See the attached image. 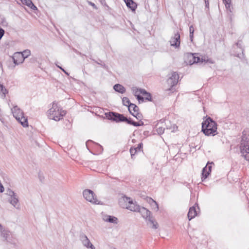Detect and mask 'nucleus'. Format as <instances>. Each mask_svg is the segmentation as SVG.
I'll list each match as a JSON object with an SVG mask.
<instances>
[{
  "instance_id": "412c9836",
  "label": "nucleus",
  "mask_w": 249,
  "mask_h": 249,
  "mask_svg": "<svg viewBox=\"0 0 249 249\" xmlns=\"http://www.w3.org/2000/svg\"><path fill=\"white\" fill-rule=\"evenodd\" d=\"M113 89L116 91L120 93H124L125 92V88L119 84H116L113 86Z\"/></svg>"
},
{
  "instance_id": "ddd939ff",
  "label": "nucleus",
  "mask_w": 249,
  "mask_h": 249,
  "mask_svg": "<svg viewBox=\"0 0 249 249\" xmlns=\"http://www.w3.org/2000/svg\"><path fill=\"white\" fill-rule=\"evenodd\" d=\"M8 201L16 209L18 210L20 209V208L19 204V199L17 194L12 196H9Z\"/></svg>"
},
{
  "instance_id": "603ef678",
  "label": "nucleus",
  "mask_w": 249,
  "mask_h": 249,
  "mask_svg": "<svg viewBox=\"0 0 249 249\" xmlns=\"http://www.w3.org/2000/svg\"><path fill=\"white\" fill-rule=\"evenodd\" d=\"M3 85L0 83V94L1 93V89H2Z\"/></svg>"
},
{
  "instance_id": "c03bdc74",
  "label": "nucleus",
  "mask_w": 249,
  "mask_h": 249,
  "mask_svg": "<svg viewBox=\"0 0 249 249\" xmlns=\"http://www.w3.org/2000/svg\"><path fill=\"white\" fill-rule=\"evenodd\" d=\"M28 7H29L31 9L33 10L37 9V7L34 4V3L32 2L31 4H30V6H29Z\"/></svg>"
},
{
  "instance_id": "f257e3e1",
  "label": "nucleus",
  "mask_w": 249,
  "mask_h": 249,
  "mask_svg": "<svg viewBox=\"0 0 249 249\" xmlns=\"http://www.w3.org/2000/svg\"><path fill=\"white\" fill-rule=\"evenodd\" d=\"M206 119L202 123V131L206 136H215L217 129V123L210 117L206 116Z\"/></svg>"
},
{
  "instance_id": "1a4fd4ad",
  "label": "nucleus",
  "mask_w": 249,
  "mask_h": 249,
  "mask_svg": "<svg viewBox=\"0 0 249 249\" xmlns=\"http://www.w3.org/2000/svg\"><path fill=\"white\" fill-rule=\"evenodd\" d=\"M0 236L4 240H5L8 242H12V236L11 232L7 229L4 228L0 224Z\"/></svg>"
},
{
  "instance_id": "3c124183",
  "label": "nucleus",
  "mask_w": 249,
  "mask_h": 249,
  "mask_svg": "<svg viewBox=\"0 0 249 249\" xmlns=\"http://www.w3.org/2000/svg\"><path fill=\"white\" fill-rule=\"evenodd\" d=\"M139 124V126H141L143 125V122H142L141 120L140 121V122H137Z\"/></svg>"
},
{
  "instance_id": "473e14b6",
  "label": "nucleus",
  "mask_w": 249,
  "mask_h": 249,
  "mask_svg": "<svg viewBox=\"0 0 249 249\" xmlns=\"http://www.w3.org/2000/svg\"><path fill=\"white\" fill-rule=\"evenodd\" d=\"M165 128L162 126H159L156 128V131L159 135H161L164 133Z\"/></svg>"
},
{
  "instance_id": "f3484780",
  "label": "nucleus",
  "mask_w": 249,
  "mask_h": 249,
  "mask_svg": "<svg viewBox=\"0 0 249 249\" xmlns=\"http://www.w3.org/2000/svg\"><path fill=\"white\" fill-rule=\"evenodd\" d=\"M196 205L197 206V208L199 209L198 205L197 204H195V205L190 208L188 213V217L189 220H191L193 218H194L197 215V211L196 210Z\"/></svg>"
},
{
  "instance_id": "a211bd4d",
  "label": "nucleus",
  "mask_w": 249,
  "mask_h": 249,
  "mask_svg": "<svg viewBox=\"0 0 249 249\" xmlns=\"http://www.w3.org/2000/svg\"><path fill=\"white\" fill-rule=\"evenodd\" d=\"M142 143H140L136 147H131L130 153L132 159H133V157L137 152L142 151Z\"/></svg>"
},
{
  "instance_id": "2f4dec72",
  "label": "nucleus",
  "mask_w": 249,
  "mask_h": 249,
  "mask_svg": "<svg viewBox=\"0 0 249 249\" xmlns=\"http://www.w3.org/2000/svg\"><path fill=\"white\" fill-rule=\"evenodd\" d=\"M131 115L135 117L138 120L141 121L142 119V114L139 112H137L136 113H131Z\"/></svg>"
},
{
  "instance_id": "7c9ffc66",
  "label": "nucleus",
  "mask_w": 249,
  "mask_h": 249,
  "mask_svg": "<svg viewBox=\"0 0 249 249\" xmlns=\"http://www.w3.org/2000/svg\"><path fill=\"white\" fill-rule=\"evenodd\" d=\"M239 49H240V51L244 55V49L242 46L241 41H238L235 44Z\"/></svg>"
},
{
  "instance_id": "423d86ee",
  "label": "nucleus",
  "mask_w": 249,
  "mask_h": 249,
  "mask_svg": "<svg viewBox=\"0 0 249 249\" xmlns=\"http://www.w3.org/2000/svg\"><path fill=\"white\" fill-rule=\"evenodd\" d=\"M122 201L126 203L125 206L126 209L129 210L131 211L138 212L140 208V206L137 204L136 202H133L130 197L124 196L120 199V203Z\"/></svg>"
},
{
  "instance_id": "6e6552de",
  "label": "nucleus",
  "mask_w": 249,
  "mask_h": 249,
  "mask_svg": "<svg viewBox=\"0 0 249 249\" xmlns=\"http://www.w3.org/2000/svg\"><path fill=\"white\" fill-rule=\"evenodd\" d=\"M105 115L107 119L117 123L123 122V119H124V114L115 112H107L105 113Z\"/></svg>"
},
{
  "instance_id": "9b49d317",
  "label": "nucleus",
  "mask_w": 249,
  "mask_h": 249,
  "mask_svg": "<svg viewBox=\"0 0 249 249\" xmlns=\"http://www.w3.org/2000/svg\"><path fill=\"white\" fill-rule=\"evenodd\" d=\"M80 240L85 247L87 248H90L91 249H95V247L91 243L85 234L83 233L81 234L80 235Z\"/></svg>"
},
{
  "instance_id": "de8ad7c7",
  "label": "nucleus",
  "mask_w": 249,
  "mask_h": 249,
  "mask_svg": "<svg viewBox=\"0 0 249 249\" xmlns=\"http://www.w3.org/2000/svg\"><path fill=\"white\" fill-rule=\"evenodd\" d=\"M38 177H39L40 181L43 182L44 178V177L42 175V174L40 173H39Z\"/></svg>"
},
{
  "instance_id": "20e7f679",
  "label": "nucleus",
  "mask_w": 249,
  "mask_h": 249,
  "mask_svg": "<svg viewBox=\"0 0 249 249\" xmlns=\"http://www.w3.org/2000/svg\"><path fill=\"white\" fill-rule=\"evenodd\" d=\"M138 212H139L142 217L147 222V224H150L152 225L151 228L152 229H157L158 227V224L151 216V212L144 207H140Z\"/></svg>"
},
{
  "instance_id": "6e6d98bb",
  "label": "nucleus",
  "mask_w": 249,
  "mask_h": 249,
  "mask_svg": "<svg viewBox=\"0 0 249 249\" xmlns=\"http://www.w3.org/2000/svg\"><path fill=\"white\" fill-rule=\"evenodd\" d=\"M205 6H206V7L209 6V1L207 2V4H205Z\"/></svg>"
},
{
  "instance_id": "72a5a7b5",
  "label": "nucleus",
  "mask_w": 249,
  "mask_h": 249,
  "mask_svg": "<svg viewBox=\"0 0 249 249\" xmlns=\"http://www.w3.org/2000/svg\"><path fill=\"white\" fill-rule=\"evenodd\" d=\"M16 194H17L16 193H15L10 189H8L7 190H6V195L8 196H14Z\"/></svg>"
},
{
  "instance_id": "a19ab883",
  "label": "nucleus",
  "mask_w": 249,
  "mask_h": 249,
  "mask_svg": "<svg viewBox=\"0 0 249 249\" xmlns=\"http://www.w3.org/2000/svg\"><path fill=\"white\" fill-rule=\"evenodd\" d=\"M100 63H99V62H96V63L99 64V65H100L103 68H105V69H107V66L105 64V63L104 62H103L102 61L100 60Z\"/></svg>"
},
{
  "instance_id": "37998d69",
  "label": "nucleus",
  "mask_w": 249,
  "mask_h": 249,
  "mask_svg": "<svg viewBox=\"0 0 249 249\" xmlns=\"http://www.w3.org/2000/svg\"><path fill=\"white\" fill-rule=\"evenodd\" d=\"M4 34V30L0 27V40Z\"/></svg>"
},
{
  "instance_id": "393cba45",
  "label": "nucleus",
  "mask_w": 249,
  "mask_h": 249,
  "mask_svg": "<svg viewBox=\"0 0 249 249\" xmlns=\"http://www.w3.org/2000/svg\"><path fill=\"white\" fill-rule=\"evenodd\" d=\"M123 122H126L128 124L133 125L134 126H139V124L134 121H133L130 118H127L124 116V119H123Z\"/></svg>"
},
{
  "instance_id": "dca6fc26",
  "label": "nucleus",
  "mask_w": 249,
  "mask_h": 249,
  "mask_svg": "<svg viewBox=\"0 0 249 249\" xmlns=\"http://www.w3.org/2000/svg\"><path fill=\"white\" fill-rule=\"evenodd\" d=\"M197 53H190L188 54V58L189 60V63L190 65L194 63H201V58L197 56Z\"/></svg>"
},
{
  "instance_id": "4be33fe9",
  "label": "nucleus",
  "mask_w": 249,
  "mask_h": 249,
  "mask_svg": "<svg viewBox=\"0 0 249 249\" xmlns=\"http://www.w3.org/2000/svg\"><path fill=\"white\" fill-rule=\"evenodd\" d=\"M128 110L129 113L131 114V113H136L139 112V108L134 104H131L130 108H128Z\"/></svg>"
},
{
  "instance_id": "aec40b11",
  "label": "nucleus",
  "mask_w": 249,
  "mask_h": 249,
  "mask_svg": "<svg viewBox=\"0 0 249 249\" xmlns=\"http://www.w3.org/2000/svg\"><path fill=\"white\" fill-rule=\"evenodd\" d=\"M126 6L132 11H135L137 7V4L133 0H124Z\"/></svg>"
},
{
  "instance_id": "f704fd0d",
  "label": "nucleus",
  "mask_w": 249,
  "mask_h": 249,
  "mask_svg": "<svg viewBox=\"0 0 249 249\" xmlns=\"http://www.w3.org/2000/svg\"><path fill=\"white\" fill-rule=\"evenodd\" d=\"M132 91L134 94V95L137 97V96L140 95V89L137 88H133L132 89Z\"/></svg>"
},
{
  "instance_id": "4d7b16f0",
  "label": "nucleus",
  "mask_w": 249,
  "mask_h": 249,
  "mask_svg": "<svg viewBox=\"0 0 249 249\" xmlns=\"http://www.w3.org/2000/svg\"><path fill=\"white\" fill-rule=\"evenodd\" d=\"M234 55H235L236 56H237V57H239V54H238V53H237V54H235Z\"/></svg>"
},
{
  "instance_id": "09e8293b",
  "label": "nucleus",
  "mask_w": 249,
  "mask_h": 249,
  "mask_svg": "<svg viewBox=\"0 0 249 249\" xmlns=\"http://www.w3.org/2000/svg\"><path fill=\"white\" fill-rule=\"evenodd\" d=\"M189 37H190V40H191V42H192L193 40V37H194V34H190Z\"/></svg>"
},
{
  "instance_id": "cd10ccee",
  "label": "nucleus",
  "mask_w": 249,
  "mask_h": 249,
  "mask_svg": "<svg viewBox=\"0 0 249 249\" xmlns=\"http://www.w3.org/2000/svg\"><path fill=\"white\" fill-rule=\"evenodd\" d=\"M208 63L210 64H213L214 61L211 58H209L207 56H204L201 58V63Z\"/></svg>"
},
{
  "instance_id": "6ab92c4d",
  "label": "nucleus",
  "mask_w": 249,
  "mask_h": 249,
  "mask_svg": "<svg viewBox=\"0 0 249 249\" xmlns=\"http://www.w3.org/2000/svg\"><path fill=\"white\" fill-rule=\"evenodd\" d=\"M103 220L106 222L115 224L118 223V219L116 217L109 215H105L103 218Z\"/></svg>"
},
{
  "instance_id": "b1692460",
  "label": "nucleus",
  "mask_w": 249,
  "mask_h": 249,
  "mask_svg": "<svg viewBox=\"0 0 249 249\" xmlns=\"http://www.w3.org/2000/svg\"><path fill=\"white\" fill-rule=\"evenodd\" d=\"M165 124L166 125V129L171 130L172 132H174L178 128L175 124H171L169 121H167L165 122Z\"/></svg>"
},
{
  "instance_id": "79ce46f5",
  "label": "nucleus",
  "mask_w": 249,
  "mask_h": 249,
  "mask_svg": "<svg viewBox=\"0 0 249 249\" xmlns=\"http://www.w3.org/2000/svg\"><path fill=\"white\" fill-rule=\"evenodd\" d=\"M88 3L89 5H91V6H92L94 9H97V7L96 6V5L94 3L92 2L91 1H88Z\"/></svg>"
},
{
  "instance_id": "7ed1b4c3",
  "label": "nucleus",
  "mask_w": 249,
  "mask_h": 249,
  "mask_svg": "<svg viewBox=\"0 0 249 249\" xmlns=\"http://www.w3.org/2000/svg\"><path fill=\"white\" fill-rule=\"evenodd\" d=\"M240 148L242 156L247 160L249 161V135L243 134Z\"/></svg>"
},
{
  "instance_id": "bb28decb",
  "label": "nucleus",
  "mask_w": 249,
  "mask_h": 249,
  "mask_svg": "<svg viewBox=\"0 0 249 249\" xmlns=\"http://www.w3.org/2000/svg\"><path fill=\"white\" fill-rule=\"evenodd\" d=\"M122 103L124 106L127 107L128 108H130L131 103L129 99L126 97H124L122 99Z\"/></svg>"
},
{
  "instance_id": "864d4df0",
  "label": "nucleus",
  "mask_w": 249,
  "mask_h": 249,
  "mask_svg": "<svg viewBox=\"0 0 249 249\" xmlns=\"http://www.w3.org/2000/svg\"><path fill=\"white\" fill-rule=\"evenodd\" d=\"M89 142H93V141L90 140H88L86 142V145L87 146Z\"/></svg>"
},
{
  "instance_id": "4468645a",
  "label": "nucleus",
  "mask_w": 249,
  "mask_h": 249,
  "mask_svg": "<svg viewBox=\"0 0 249 249\" xmlns=\"http://www.w3.org/2000/svg\"><path fill=\"white\" fill-rule=\"evenodd\" d=\"M209 164L210 162H208L205 167H204L202 169L201 177L202 181H203L208 177L211 172L212 166L211 165H208Z\"/></svg>"
},
{
  "instance_id": "58836bf2",
  "label": "nucleus",
  "mask_w": 249,
  "mask_h": 249,
  "mask_svg": "<svg viewBox=\"0 0 249 249\" xmlns=\"http://www.w3.org/2000/svg\"><path fill=\"white\" fill-rule=\"evenodd\" d=\"M8 93L7 90L5 89V88L3 86L2 89H1V94L5 96V95Z\"/></svg>"
},
{
  "instance_id": "13d9d810",
  "label": "nucleus",
  "mask_w": 249,
  "mask_h": 249,
  "mask_svg": "<svg viewBox=\"0 0 249 249\" xmlns=\"http://www.w3.org/2000/svg\"><path fill=\"white\" fill-rule=\"evenodd\" d=\"M205 4H207V2L209 1V0H204Z\"/></svg>"
},
{
  "instance_id": "c756f323",
  "label": "nucleus",
  "mask_w": 249,
  "mask_h": 249,
  "mask_svg": "<svg viewBox=\"0 0 249 249\" xmlns=\"http://www.w3.org/2000/svg\"><path fill=\"white\" fill-rule=\"evenodd\" d=\"M22 55L23 60H24L25 58H27L28 56L30 55L31 52L29 50H26L24 51L23 52L21 53Z\"/></svg>"
},
{
  "instance_id": "bf43d9fd",
  "label": "nucleus",
  "mask_w": 249,
  "mask_h": 249,
  "mask_svg": "<svg viewBox=\"0 0 249 249\" xmlns=\"http://www.w3.org/2000/svg\"><path fill=\"white\" fill-rule=\"evenodd\" d=\"M99 146H100L101 148H102V145H99Z\"/></svg>"
},
{
  "instance_id": "f03ea898",
  "label": "nucleus",
  "mask_w": 249,
  "mask_h": 249,
  "mask_svg": "<svg viewBox=\"0 0 249 249\" xmlns=\"http://www.w3.org/2000/svg\"><path fill=\"white\" fill-rule=\"evenodd\" d=\"M66 114V111L62 110L61 107L58 106V103L56 102L53 103L52 107L47 111L48 118L55 121H59L61 120Z\"/></svg>"
},
{
  "instance_id": "49530a36",
  "label": "nucleus",
  "mask_w": 249,
  "mask_h": 249,
  "mask_svg": "<svg viewBox=\"0 0 249 249\" xmlns=\"http://www.w3.org/2000/svg\"><path fill=\"white\" fill-rule=\"evenodd\" d=\"M56 65L58 68L61 70L66 74H67V75H69V73L68 72H67L63 68H62L61 67L59 66H58L57 64H56Z\"/></svg>"
},
{
  "instance_id": "c9c22d12",
  "label": "nucleus",
  "mask_w": 249,
  "mask_h": 249,
  "mask_svg": "<svg viewBox=\"0 0 249 249\" xmlns=\"http://www.w3.org/2000/svg\"><path fill=\"white\" fill-rule=\"evenodd\" d=\"M144 96L145 100L148 101H152V97L151 94L149 92H148L147 94Z\"/></svg>"
},
{
  "instance_id": "c85d7f7f",
  "label": "nucleus",
  "mask_w": 249,
  "mask_h": 249,
  "mask_svg": "<svg viewBox=\"0 0 249 249\" xmlns=\"http://www.w3.org/2000/svg\"><path fill=\"white\" fill-rule=\"evenodd\" d=\"M223 2L225 4L226 8L229 10L230 12H232V11L230 8L231 0H223Z\"/></svg>"
},
{
  "instance_id": "5fc2aeb1",
  "label": "nucleus",
  "mask_w": 249,
  "mask_h": 249,
  "mask_svg": "<svg viewBox=\"0 0 249 249\" xmlns=\"http://www.w3.org/2000/svg\"><path fill=\"white\" fill-rule=\"evenodd\" d=\"M100 1L102 4L105 2V0H100Z\"/></svg>"
},
{
  "instance_id": "a18cd8bd",
  "label": "nucleus",
  "mask_w": 249,
  "mask_h": 249,
  "mask_svg": "<svg viewBox=\"0 0 249 249\" xmlns=\"http://www.w3.org/2000/svg\"><path fill=\"white\" fill-rule=\"evenodd\" d=\"M189 31H190V34H194V28L193 25H192L189 27Z\"/></svg>"
},
{
  "instance_id": "5701e85b",
  "label": "nucleus",
  "mask_w": 249,
  "mask_h": 249,
  "mask_svg": "<svg viewBox=\"0 0 249 249\" xmlns=\"http://www.w3.org/2000/svg\"><path fill=\"white\" fill-rule=\"evenodd\" d=\"M149 202L153 210H155L156 212L159 210V205L156 201L150 198L149 199Z\"/></svg>"
},
{
  "instance_id": "2eb2a0df",
  "label": "nucleus",
  "mask_w": 249,
  "mask_h": 249,
  "mask_svg": "<svg viewBox=\"0 0 249 249\" xmlns=\"http://www.w3.org/2000/svg\"><path fill=\"white\" fill-rule=\"evenodd\" d=\"M12 112L17 120H19L20 117L21 118L24 116L22 110L18 107V106H15L12 109Z\"/></svg>"
},
{
  "instance_id": "39448f33",
  "label": "nucleus",
  "mask_w": 249,
  "mask_h": 249,
  "mask_svg": "<svg viewBox=\"0 0 249 249\" xmlns=\"http://www.w3.org/2000/svg\"><path fill=\"white\" fill-rule=\"evenodd\" d=\"M178 74L176 72L172 71L171 73V76H169L166 81L169 88L166 89L165 90L172 92L175 91V89L174 87L178 83Z\"/></svg>"
},
{
  "instance_id": "9d476101",
  "label": "nucleus",
  "mask_w": 249,
  "mask_h": 249,
  "mask_svg": "<svg viewBox=\"0 0 249 249\" xmlns=\"http://www.w3.org/2000/svg\"><path fill=\"white\" fill-rule=\"evenodd\" d=\"M11 59L15 64L11 67L12 69L14 68L16 65H18L24 62L21 52L15 53L13 55L11 56Z\"/></svg>"
},
{
  "instance_id": "a878e982",
  "label": "nucleus",
  "mask_w": 249,
  "mask_h": 249,
  "mask_svg": "<svg viewBox=\"0 0 249 249\" xmlns=\"http://www.w3.org/2000/svg\"><path fill=\"white\" fill-rule=\"evenodd\" d=\"M18 121L23 127H27L28 126L27 118L24 116L21 118L20 117L19 120H18Z\"/></svg>"
},
{
  "instance_id": "f8f14e48",
  "label": "nucleus",
  "mask_w": 249,
  "mask_h": 249,
  "mask_svg": "<svg viewBox=\"0 0 249 249\" xmlns=\"http://www.w3.org/2000/svg\"><path fill=\"white\" fill-rule=\"evenodd\" d=\"M170 42L171 45L175 48H178L180 43V36L178 32L175 33L174 36L171 37Z\"/></svg>"
},
{
  "instance_id": "e433bc0d",
  "label": "nucleus",
  "mask_w": 249,
  "mask_h": 249,
  "mask_svg": "<svg viewBox=\"0 0 249 249\" xmlns=\"http://www.w3.org/2000/svg\"><path fill=\"white\" fill-rule=\"evenodd\" d=\"M23 4L26 5L27 6H29L30 4L32 3L31 0H20Z\"/></svg>"
},
{
  "instance_id": "ea45409f",
  "label": "nucleus",
  "mask_w": 249,
  "mask_h": 249,
  "mask_svg": "<svg viewBox=\"0 0 249 249\" xmlns=\"http://www.w3.org/2000/svg\"><path fill=\"white\" fill-rule=\"evenodd\" d=\"M148 92H147L144 89H140V93L142 94L143 96H145L146 94H147Z\"/></svg>"
},
{
  "instance_id": "0eeeda50",
  "label": "nucleus",
  "mask_w": 249,
  "mask_h": 249,
  "mask_svg": "<svg viewBox=\"0 0 249 249\" xmlns=\"http://www.w3.org/2000/svg\"><path fill=\"white\" fill-rule=\"evenodd\" d=\"M84 197L88 201L95 204H99L100 202L94 192L89 189H86L83 192Z\"/></svg>"
},
{
  "instance_id": "8fccbe9b",
  "label": "nucleus",
  "mask_w": 249,
  "mask_h": 249,
  "mask_svg": "<svg viewBox=\"0 0 249 249\" xmlns=\"http://www.w3.org/2000/svg\"><path fill=\"white\" fill-rule=\"evenodd\" d=\"M2 25H6L7 24V22L5 20H4V19L2 20Z\"/></svg>"
},
{
  "instance_id": "4c0bfd02",
  "label": "nucleus",
  "mask_w": 249,
  "mask_h": 249,
  "mask_svg": "<svg viewBox=\"0 0 249 249\" xmlns=\"http://www.w3.org/2000/svg\"><path fill=\"white\" fill-rule=\"evenodd\" d=\"M137 99L140 103L141 102H142L144 101V97H142L141 95L137 96Z\"/></svg>"
}]
</instances>
